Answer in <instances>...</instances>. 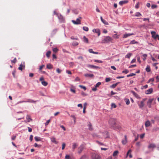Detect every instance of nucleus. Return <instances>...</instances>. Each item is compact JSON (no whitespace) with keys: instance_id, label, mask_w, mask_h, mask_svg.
I'll return each instance as SVG.
<instances>
[{"instance_id":"obj_1","label":"nucleus","mask_w":159,"mask_h":159,"mask_svg":"<svg viewBox=\"0 0 159 159\" xmlns=\"http://www.w3.org/2000/svg\"><path fill=\"white\" fill-rule=\"evenodd\" d=\"M112 40V39L109 36H105L102 40L101 43H108L111 42Z\"/></svg>"},{"instance_id":"obj_2","label":"nucleus","mask_w":159,"mask_h":159,"mask_svg":"<svg viewBox=\"0 0 159 159\" xmlns=\"http://www.w3.org/2000/svg\"><path fill=\"white\" fill-rule=\"evenodd\" d=\"M109 123L111 127L113 128L116 124V120L114 118H111L109 120Z\"/></svg>"},{"instance_id":"obj_3","label":"nucleus","mask_w":159,"mask_h":159,"mask_svg":"<svg viewBox=\"0 0 159 159\" xmlns=\"http://www.w3.org/2000/svg\"><path fill=\"white\" fill-rule=\"evenodd\" d=\"M85 148V146L83 144H81L78 148V153L80 154L81 153Z\"/></svg>"},{"instance_id":"obj_4","label":"nucleus","mask_w":159,"mask_h":159,"mask_svg":"<svg viewBox=\"0 0 159 159\" xmlns=\"http://www.w3.org/2000/svg\"><path fill=\"white\" fill-rule=\"evenodd\" d=\"M82 19L81 17H80L79 18H77L76 21L75 20H72V22L75 25H79L81 24L80 20Z\"/></svg>"},{"instance_id":"obj_5","label":"nucleus","mask_w":159,"mask_h":159,"mask_svg":"<svg viewBox=\"0 0 159 159\" xmlns=\"http://www.w3.org/2000/svg\"><path fill=\"white\" fill-rule=\"evenodd\" d=\"M153 98H150L149 99L148 101L147 102V105L149 108L151 107V103L153 100Z\"/></svg>"},{"instance_id":"obj_6","label":"nucleus","mask_w":159,"mask_h":159,"mask_svg":"<svg viewBox=\"0 0 159 159\" xmlns=\"http://www.w3.org/2000/svg\"><path fill=\"white\" fill-rule=\"evenodd\" d=\"M138 103L140 108H142L144 106V102H143V101H141L140 102H138Z\"/></svg>"},{"instance_id":"obj_7","label":"nucleus","mask_w":159,"mask_h":159,"mask_svg":"<svg viewBox=\"0 0 159 159\" xmlns=\"http://www.w3.org/2000/svg\"><path fill=\"white\" fill-rule=\"evenodd\" d=\"M51 141L52 142L55 143L57 144L58 143V142L56 140V139L54 137H52L50 138Z\"/></svg>"},{"instance_id":"obj_8","label":"nucleus","mask_w":159,"mask_h":159,"mask_svg":"<svg viewBox=\"0 0 159 159\" xmlns=\"http://www.w3.org/2000/svg\"><path fill=\"white\" fill-rule=\"evenodd\" d=\"M113 128L115 130L118 129L120 130L121 129V127L119 125L116 124L115 125V127H114Z\"/></svg>"},{"instance_id":"obj_9","label":"nucleus","mask_w":159,"mask_h":159,"mask_svg":"<svg viewBox=\"0 0 159 159\" xmlns=\"http://www.w3.org/2000/svg\"><path fill=\"white\" fill-rule=\"evenodd\" d=\"M93 31L98 34V36H99L100 34V30L98 29H94L93 30Z\"/></svg>"},{"instance_id":"obj_10","label":"nucleus","mask_w":159,"mask_h":159,"mask_svg":"<svg viewBox=\"0 0 159 159\" xmlns=\"http://www.w3.org/2000/svg\"><path fill=\"white\" fill-rule=\"evenodd\" d=\"M127 142V137L126 135H125V139L122 140V144L125 145V144Z\"/></svg>"},{"instance_id":"obj_11","label":"nucleus","mask_w":159,"mask_h":159,"mask_svg":"<svg viewBox=\"0 0 159 159\" xmlns=\"http://www.w3.org/2000/svg\"><path fill=\"white\" fill-rule=\"evenodd\" d=\"M153 92V89L152 88H150L147 90L145 91V93L147 94H150L151 93Z\"/></svg>"},{"instance_id":"obj_12","label":"nucleus","mask_w":159,"mask_h":159,"mask_svg":"<svg viewBox=\"0 0 159 159\" xmlns=\"http://www.w3.org/2000/svg\"><path fill=\"white\" fill-rule=\"evenodd\" d=\"M151 33L152 35V37L154 39H157V37H156V32L154 31H152L151 32Z\"/></svg>"},{"instance_id":"obj_13","label":"nucleus","mask_w":159,"mask_h":159,"mask_svg":"<svg viewBox=\"0 0 159 159\" xmlns=\"http://www.w3.org/2000/svg\"><path fill=\"white\" fill-rule=\"evenodd\" d=\"M131 92L133 94L134 96L137 98H140L139 96L134 91H131Z\"/></svg>"},{"instance_id":"obj_14","label":"nucleus","mask_w":159,"mask_h":159,"mask_svg":"<svg viewBox=\"0 0 159 159\" xmlns=\"http://www.w3.org/2000/svg\"><path fill=\"white\" fill-rule=\"evenodd\" d=\"M78 146V144L76 143H72V148L73 151H74V150Z\"/></svg>"},{"instance_id":"obj_15","label":"nucleus","mask_w":159,"mask_h":159,"mask_svg":"<svg viewBox=\"0 0 159 159\" xmlns=\"http://www.w3.org/2000/svg\"><path fill=\"white\" fill-rule=\"evenodd\" d=\"M84 76L86 77L92 78L93 77L94 75L93 74H86L84 75Z\"/></svg>"},{"instance_id":"obj_16","label":"nucleus","mask_w":159,"mask_h":159,"mask_svg":"<svg viewBox=\"0 0 159 159\" xmlns=\"http://www.w3.org/2000/svg\"><path fill=\"white\" fill-rule=\"evenodd\" d=\"M128 2V0L122 1L119 2V4L120 5H122L123 4L127 3Z\"/></svg>"},{"instance_id":"obj_17","label":"nucleus","mask_w":159,"mask_h":159,"mask_svg":"<svg viewBox=\"0 0 159 159\" xmlns=\"http://www.w3.org/2000/svg\"><path fill=\"white\" fill-rule=\"evenodd\" d=\"M87 66L89 68H92L96 69L98 68V67L93 66L92 65H88Z\"/></svg>"},{"instance_id":"obj_18","label":"nucleus","mask_w":159,"mask_h":159,"mask_svg":"<svg viewBox=\"0 0 159 159\" xmlns=\"http://www.w3.org/2000/svg\"><path fill=\"white\" fill-rule=\"evenodd\" d=\"M134 35V34H125L124 35L123 38H126L127 37L130 36L131 35Z\"/></svg>"},{"instance_id":"obj_19","label":"nucleus","mask_w":159,"mask_h":159,"mask_svg":"<svg viewBox=\"0 0 159 159\" xmlns=\"http://www.w3.org/2000/svg\"><path fill=\"white\" fill-rule=\"evenodd\" d=\"M92 159H99V157L98 155H93L92 156Z\"/></svg>"},{"instance_id":"obj_20","label":"nucleus","mask_w":159,"mask_h":159,"mask_svg":"<svg viewBox=\"0 0 159 159\" xmlns=\"http://www.w3.org/2000/svg\"><path fill=\"white\" fill-rule=\"evenodd\" d=\"M25 67V66L20 64V65L18 67V69L20 70H22L23 69H24Z\"/></svg>"},{"instance_id":"obj_21","label":"nucleus","mask_w":159,"mask_h":159,"mask_svg":"<svg viewBox=\"0 0 159 159\" xmlns=\"http://www.w3.org/2000/svg\"><path fill=\"white\" fill-rule=\"evenodd\" d=\"M156 147V146L154 144L151 143L148 146L149 148H154Z\"/></svg>"},{"instance_id":"obj_22","label":"nucleus","mask_w":159,"mask_h":159,"mask_svg":"<svg viewBox=\"0 0 159 159\" xmlns=\"http://www.w3.org/2000/svg\"><path fill=\"white\" fill-rule=\"evenodd\" d=\"M89 52L90 53H92L94 54H98V53L97 52H94L93 51L92 49H89Z\"/></svg>"},{"instance_id":"obj_23","label":"nucleus","mask_w":159,"mask_h":159,"mask_svg":"<svg viewBox=\"0 0 159 159\" xmlns=\"http://www.w3.org/2000/svg\"><path fill=\"white\" fill-rule=\"evenodd\" d=\"M36 101H34L33 100H32L31 99H28L27 101H24L22 102H20V103L22 102H34L35 103Z\"/></svg>"},{"instance_id":"obj_24","label":"nucleus","mask_w":159,"mask_h":159,"mask_svg":"<svg viewBox=\"0 0 159 159\" xmlns=\"http://www.w3.org/2000/svg\"><path fill=\"white\" fill-rule=\"evenodd\" d=\"M53 68V66L50 64H48L47 65V68L48 69H51Z\"/></svg>"},{"instance_id":"obj_25","label":"nucleus","mask_w":159,"mask_h":159,"mask_svg":"<svg viewBox=\"0 0 159 159\" xmlns=\"http://www.w3.org/2000/svg\"><path fill=\"white\" fill-rule=\"evenodd\" d=\"M150 125V123L149 120H147L146 121L145 123V126L146 127H148Z\"/></svg>"},{"instance_id":"obj_26","label":"nucleus","mask_w":159,"mask_h":159,"mask_svg":"<svg viewBox=\"0 0 159 159\" xmlns=\"http://www.w3.org/2000/svg\"><path fill=\"white\" fill-rule=\"evenodd\" d=\"M83 41L84 42L86 43H89V40L85 36H84L83 37Z\"/></svg>"},{"instance_id":"obj_27","label":"nucleus","mask_w":159,"mask_h":159,"mask_svg":"<svg viewBox=\"0 0 159 159\" xmlns=\"http://www.w3.org/2000/svg\"><path fill=\"white\" fill-rule=\"evenodd\" d=\"M80 159H89L88 157L85 155L82 156Z\"/></svg>"},{"instance_id":"obj_28","label":"nucleus","mask_w":159,"mask_h":159,"mask_svg":"<svg viewBox=\"0 0 159 159\" xmlns=\"http://www.w3.org/2000/svg\"><path fill=\"white\" fill-rule=\"evenodd\" d=\"M125 101L126 102V104L127 105H128L130 103V101L127 98H125L124 99Z\"/></svg>"},{"instance_id":"obj_29","label":"nucleus","mask_w":159,"mask_h":159,"mask_svg":"<svg viewBox=\"0 0 159 159\" xmlns=\"http://www.w3.org/2000/svg\"><path fill=\"white\" fill-rule=\"evenodd\" d=\"M57 16L59 19L60 20H62L63 19V16L60 14H59Z\"/></svg>"},{"instance_id":"obj_30","label":"nucleus","mask_w":159,"mask_h":159,"mask_svg":"<svg viewBox=\"0 0 159 159\" xmlns=\"http://www.w3.org/2000/svg\"><path fill=\"white\" fill-rule=\"evenodd\" d=\"M51 54V52L50 51H48L47 52L46 54V56L47 57L49 58Z\"/></svg>"},{"instance_id":"obj_31","label":"nucleus","mask_w":159,"mask_h":159,"mask_svg":"<svg viewBox=\"0 0 159 159\" xmlns=\"http://www.w3.org/2000/svg\"><path fill=\"white\" fill-rule=\"evenodd\" d=\"M119 83V82H117L115 84H114L111 86V87L113 88H114Z\"/></svg>"},{"instance_id":"obj_32","label":"nucleus","mask_w":159,"mask_h":159,"mask_svg":"<svg viewBox=\"0 0 159 159\" xmlns=\"http://www.w3.org/2000/svg\"><path fill=\"white\" fill-rule=\"evenodd\" d=\"M42 84L44 86H46L47 85L48 83L45 81H43L41 82Z\"/></svg>"},{"instance_id":"obj_33","label":"nucleus","mask_w":159,"mask_h":159,"mask_svg":"<svg viewBox=\"0 0 159 159\" xmlns=\"http://www.w3.org/2000/svg\"><path fill=\"white\" fill-rule=\"evenodd\" d=\"M146 70L147 72H149L151 71V69L150 66H147L146 68Z\"/></svg>"},{"instance_id":"obj_34","label":"nucleus","mask_w":159,"mask_h":159,"mask_svg":"<svg viewBox=\"0 0 159 159\" xmlns=\"http://www.w3.org/2000/svg\"><path fill=\"white\" fill-rule=\"evenodd\" d=\"M35 140L36 141H41V139L40 137L38 136H36L34 138Z\"/></svg>"},{"instance_id":"obj_35","label":"nucleus","mask_w":159,"mask_h":159,"mask_svg":"<svg viewBox=\"0 0 159 159\" xmlns=\"http://www.w3.org/2000/svg\"><path fill=\"white\" fill-rule=\"evenodd\" d=\"M141 16L142 15L139 12H137L135 14V16L136 17H139Z\"/></svg>"},{"instance_id":"obj_36","label":"nucleus","mask_w":159,"mask_h":159,"mask_svg":"<svg viewBox=\"0 0 159 159\" xmlns=\"http://www.w3.org/2000/svg\"><path fill=\"white\" fill-rule=\"evenodd\" d=\"M132 55V53H128L125 56V58H130V57Z\"/></svg>"},{"instance_id":"obj_37","label":"nucleus","mask_w":159,"mask_h":159,"mask_svg":"<svg viewBox=\"0 0 159 159\" xmlns=\"http://www.w3.org/2000/svg\"><path fill=\"white\" fill-rule=\"evenodd\" d=\"M118 151H115L113 153V156H114V157H115L116 156H117L118 154Z\"/></svg>"},{"instance_id":"obj_38","label":"nucleus","mask_w":159,"mask_h":159,"mask_svg":"<svg viewBox=\"0 0 159 159\" xmlns=\"http://www.w3.org/2000/svg\"><path fill=\"white\" fill-rule=\"evenodd\" d=\"M113 37L114 39H118L119 38V35L117 34H115L113 35Z\"/></svg>"},{"instance_id":"obj_39","label":"nucleus","mask_w":159,"mask_h":159,"mask_svg":"<svg viewBox=\"0 0 159 159\" xmlns=\"http://www.w3.org/2000/svg\"><path fill=\"white\" fill-rule=\"evenodd\" d=\"M138 43V42H136L135 40H134L131 41L130 42V44H134V43Z\"/></svg>"},{"instance_id":"obj_40","label":"nucleus","mask_w":159,"mask_h":159,"mask_svg":"<svg viewBox=\"0 0 159 159\" xmlns=\"http://www.w3.org/2000/svg\"><path fill=\"white\" fill-rule=\"evenodd\" d=\"M83 30L86 31H88L89 30V28L86 26H84L83 27Z\"/></svg>"},{"instance_id":"obj_41","label":"nucleus","mask_w":159,"mask_h":159,"mask_svg":"<svg viewBox=\"0 0 159 159\" xmlns=\"http://www.w3.org/2000/svg\"><path fill=\"white\" fill-rule=\"evenodd\" d=\"M143 60L144 61L146 59V58L147 57V54H144L143 55Z\"/></svg>"},{"instance_id":"obj_42","label":"nucleus","mask_w":159,"mask_h":159,"mask_svg":"<svg viewBox=\"0 0 159 159\" xmlns=\"http://www.w3.org/2000/svg\"><path fill=\"white\" fill-rule=\"evenodd\" d=\"M135 75H136V74L132 73H131L129 75H127V77H129L130 76H132Z\"/></svg>"},{"instance_id":"obj_43","label":"nucleus","mask_w":159,"mask_h":159,"mask_svg":"<svg viewBox=\"0 0 159 159\" xmlns=\"http://www.w3.org/2000/svg\"><path fill=\"white\" fill-rule=\"evenodd\" d=\"M26 119L28 120V122H29L30 121V120H31L30 116L29 115H27L26 116Z\"/></svg>"},{"instance_id":"obj_44","label":"nucleus","mask_w":159,"mask_h":159,"mask_svg":"<svg viewBox=\"0 0 159 159\" xmlns=\"http://www.w3.org/2000/svg\"><path fill=\"white\" fill-rule=\"evenodd\" d=\"M158 130H159V128L158 127L154 128L152 129V131L153 132H155Z\"/></svg>"},{"instance_id":"obj_45","label":"nucleus","mask_w":159,"mask_h":159,"mask_svg":"<svg viewBox=\"0 0 159 159\" xmlns=\"http://www.w3.org/2000/svg\"><path fill=\"white\" fill-rule=\"evenodd\" d=\"M101 84V82H98L95 85V87L97 88Z\"/></svg>"},{"instance_id":"obj_46","label":"nucleus","mask_w":159,"mask_h":159,"mask_svg":"<svg viewBox=\"0 0 159 159\" xmlns=\"http://www.w3.org/2000/svg\"><path fill=\"white\" fill-rule=\"evenodd\" d=\"M111 79L110 78H107L106 79L105 81L106 82H108L111 81Z\"/></svg>"},{"instance_id":"obj_47","label":"nucleus","mask_w":159,"mask_h":159,"mask_svg":"<svg viewBox=\"0 0 159 159\" xmlns=\"http://www.w3.org/2000/svg\"><path fill=\"white\" fill-rule=\"evenodd\" d=\"M52 50L54 52H57L58 51V49L57 48H53Z\"/></svg>"},{"instance_id":"obj_48","label":"nucleus","mask_w":159,"mask_h":159,"mask_svg":"<svg viewBox=\"0 0 159 159\" xmlns=\"http://www.w3.org/2000/svg\"><path fill=\"white\" fill-rule=\"evenodd\" d=\"M79 86L81 88L83 89L84 90H85L86 89V87L85 86H83V85H80Z\"/></svg>"},{"instance_id":"obj_49","label":"nucleus","mask_w":159,"mask_h":159,"mask_svg":"<svg viewBox=\"0 0 159 159\" xmlns=\"http://www.w3.org/2000/svg\"><path fill=\"white\" fill-rule=\"evenodd\" d=\"M66 146V144L65 143H63L62 145V149L64 150Z\"/></svg>"},{"instance_id":"obj_50","label":"nucleus","mask_w":159,"mask_h":159,"mask_svg":"<svg viewBox=\"0 0 159 159\" xmlns=\"http://www.w3.org/2000/svg\"><path fill=\"white\" fill-rule=\"evenodd\" d=\"M94 61L96 62H98L100 63H102V61L101 60H94Z\"/></svg>"},{"instance_id":"obj_51","label":"nucleus","mask_w":159,"mask_h":159,"mask_svg":"<svg viewBox=\"0 0 159 159\" xmlns=\"http://www.w3.org/2000/svg\"><path fill=\"white\" fill-rule=\"evenodd\" d=\"M139 2H138L135 5V7L136 9H138L139 7Z\"/></svg>"},{"instance_id":"obj_52","label":"nucleus","mask_w":159,"mask_h":159,"mask_svg":"<svg viewBox=\"0 0 159 159\" xmlns=\"http://www.w3.org/2000/svg\"><path fill=\"white\" fill-rule=\"evenodd\" d=\"M105 25H108V23L105 20H102V21Z\"/></svg>"},{"instance_id":"obj_53","label":"nucleus","mask_w":159,"mask_h":159,"mask_svg":"<svg viewBox=\"0 0 159 159\" xmlns=\"http://www.w3.org/2000/svg\"><path fill=\"white\" fill-rule=\"evenodd\" d=\"M70 91L74 93H75V90L74 89L71 88L70 89Z\"/></svg>"},{"instance_id":"obj_54","label":"nucleus","mask_w":159,"mask_h":159,"mask_svg":"<svg viewBox=\"0 0 159 159\" xmlns=\"http://www.w3.org/2000/svg\"><path fill=\"white\" fill-rule=\"evenodd\" d=\"M16 58H15L13 60L11 61V63H16Z\"/></svg>"},{"instance_id":"obj_55","label":"nucleus","mask_w":159,"mask_h":159,"mask_svg":"<svg viewBox=\"0 0 159 159\" xmlns=\"http://www.w3.org/2000/svg\"><path fill=\"white\" fill-rule=\"evenodd\" d=\"M157 6L155 5H152L151 6V7L152 9L157 8Z\"/></svg>"},{"instance_id":"obj_56","label":"nucleus","mask_w":159,"mask_h":159,"mask_svg":"<svg viewBox=\"0 0 159 159\" xmlns=\"http://www.w3.org/2000/svg\"><path fill=\"white\" fill-rule=\"evenodd\" d=\"M78 44V42H75L73 43L72 45L73 46H77Z\"/></svg>"},{"instance_id":"obj_57","label":"nucleus","mask_w":159,"mask_h":159,"mask_svg":"<svg viewBox=\"0 0 159 159\" xmlns=\"http://www.w3.org/2000/svg\"><path fill=\"white\" fill-rule=\"evenodd\" d=\"M56 71L58 73H60L61 71V70L59 68H57V69Z\"/></svg>"},{"instance_id":"obj_58","label":"nucleus","mask_w":159,"mask_h":159,"mask_svg":"<svg viewBox=\"0 0 159 159\" xmlns=\"http://www.w3.org/2000/svg\"><path fill=\"white\" fill-rule=\"evenodd\" d=\"M111 106V107L113 108H116V105L114 103H112Z\"/></svg>"},{"instance_id":"obj_59","label":"nucleus","mask_w":159,"mask_h":159,"mask_svg":"<svg viewBox=\"0 0 159 159\" xmlns=\"http://www.w3.org/2000/svg\"><path fill=\"white\" fill-rule=\"evenodd\" d=\"M60 127L64 130H66V128L62 125H60Z\"/></svg>"},{"instance_id":"obj_60","label":"nucleus","mask_w":159,"mask_h":159,"mask_svg":"<svg viewBox=\"0 0 159 159\" xmlns=\"http://www.w3.org/2000/svg\"><path fill=\"white\" fill-rule=\"evenodd\" d=\"M44 66V65H42L40 66L39 68V70H41Z\"/></svg>"},{"instance_id":"obj_61","label":"nucleus","mask_w":159,"mask_h":159,"mask_svg":"<svg viewBox=\"0 0 159 159\" xmlns=\"http://www.w3.org/2000/svg\"><path fill=\"white\" fill-rule=\"evenodd\" d=\"M122 72L123 73L127 74L129 72V71L128 70H123V71H122Z\"/></svg>"},{"instance_id":"obj_62","label":"nucleus","mask_w":159,"mask_h":159,"mask_svg":"<svg viewBox=\"0 0 159 159\" xmlns=\"http://www.w3.org/2000/svg\"><path fill=\"white\" fill-rule=\"evenodd\" d=\"M71 117L73 118L74 119V121L75 122L76 117L74 115H72L71 116Z\"/></svg>"},{"instance_id":"obj_63","label":"nucleus","mask_w":159,"mask_h":159,"mask_svg":"<svg viewBox=\"0 0 159 159\" xmlns=\"http://www.w3.org/2000/svg\"><path fill=\"white\" fill-rule=\"evenodd\" d=\"M145 135L144 134H141L140 135V138L141 139H143L144 137V136Z\"/></svg>"},{"instance_id":"obj_64","label":"nucleus","mask_w":159,"mask_h":159,"mask_svg":"<svg viewBox=\"0 0 159 159\" xmlns=\"http://www.w3.org/2000/svg\"><path fill=\"white\" fill-rule=\"evenodd\" d=\"M70 158V157L69 155H66L65 156V159H69Z\"/></svg>"}]
</instances>
